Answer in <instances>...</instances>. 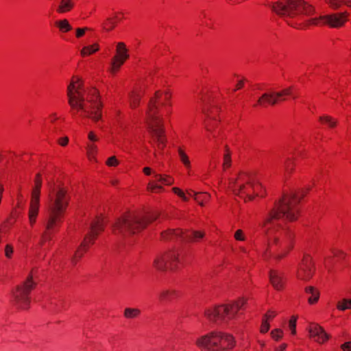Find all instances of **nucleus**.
Wrapping results in <instances>:
<instances>
[{
  "label": "nucleus",
  "instance_id": "1",
  "mask_svg": "<svg viewBox=\"0 0 351 351\" xmlns=\"http://www.w3.org/2000/svg\"><path fill=\"white\" fill-rule=\"evenodd\" d=\"M300 199L295 193L284 195L268 209L261 223L265 234L273 239L279 248L278 253L274 256L278 261L285 257L292 248L293 239V233L289 228H282L280 221H292L297 219Z\"/></svg>",
  "mask_w": 351,
  "mask_h": 351
},
{
  "label": "nucleus",
  "instance_id": "2",
  "mask_svg": "<svg viewBox=\"0 0 351 351\" xmlns=\"http://www.w3.org/2000/svg\"><path fill=\"white\" fill-rule=\"evenodd\" d=\"M276 14L285 19H295L300 23L289 25L296 28H304L310 25L326 24L331 27L337 28L343 25L347 21V12L329 15L310 17L315 12V8L303 0H279L269 5Z\"/></svg>",
  "mask_w": 351,
  "mask_h": 351
},
{
  "label": "nucleus",
  "instance_id": "3",
  "mask_svg": "<svg viewBox=\"0 0 351 351\" xmlns=\"http://www.w3.org/2000/svg\"><path fill=\"white\" fill-rule=\"evenodd\" d=\"M69 204L67 191L64 188L49 184L47 213L45 221V232L43 234V244L45 239L50 240L51 234L56 230L62 222L64 213Z\"/></svg>",
  "mask_w": 351,
  "mask_h": 351
},
{
  "label": "nucleus",
  "instance_id": "4",
  "mask_svg": "<svg viewBox=\"0 0 351 351\" xmlns=\"http://www.w3.org/2000/svg\"><path fill=\"white\" fill-rule=\"evenodd\" d=\"M76 84L77 82L73 78L66 91L68 103L74 114L81 111L84 117H88L95 122L101 120L102 104L99 99L97 90H93L85 97L76 90Z\"/></svg>",
  "mask_w": 351,
  "mask_h": 351
},
{
  "label": "nucleus",
  "instance_id": "5",
  "mask_svg": "<svg viewBox=\"0 0 351 351\" xmlns=\"http://www.w3.org/2000/svg\"><path fill=\"white\" fill-rule=\"evenodd\" d=\"M158 215L152 213L141 217L134 213H128L119 217L112 225V232L121 238H127L145 228L148 223L156 220Z\"/></svg>",
  "mask_w": 351,
  "mask_h": 351
},
{
  "label": "nucleus",
  "instance_id": "6",
  "mask_svg": "<svg viewBox=\"0 0 351 351\" xmlns=\"http://www.w3.org/2000/svg\"><path fill=\"white\" fill-rule=\"evenodd\" d=\"M160 95V92L156 91L155 98L150 99L146 112V123L152 139L151 143L154 147L162 150L165 147L167 140L163 120L157 115L158 107L156 104V100L159 99Z\"/></svg>",
  "mask_w": 351,
  "mask_h": 351
},
{
  "label": "nucleus",
  "instance_id": "7",
  "mask_svg": "<svg viewBox=\"0 0 351 351\" xmlns=\"http://www.w3.org/2000/svg\"><path fill=\"white\" fill-rule=\"evenodd\" d=\"M229 189L232 193L242 198L252 200L254 196L263 197L264 190L261 184L250 175L240 173L237 178L230 179Z\"/></svg>",
  "mask_w": 351,
  "mask_h": 351
},
{
  "label": "nucleus",
  "instance_id": "8",
  "mask_svg": "<svg viewBox=\"0 0 351 351\" xmlns=\"http://www.w3.org/2000/svg\"><path fill=\"white\" fill-rule=\"evenodd\" d=\"M196 346L204 351H226L234 346L233 337L221 332H211L198 337Z\"/></svg>",
  "mask_w": 351,
  "mask_h": 351
},
{
  "label": "nucleus",
  "instance_id": "9",
  "mask_svg": "<svg viewBox=\"0 0 351 351\" xmlns=\"http://www.w3.org/2000/svg\"><path fill=\"white\" fill-rule=\"evenodd\" d=\"M243 298L233 302L231 304L219 305L206 309L205 317L212 322H227L234 317L238 311L245 304Z\"/></svg>",
  "mask_w": 351,
  "mask_h": 351
},
{
  "label": "nucleus",
  "instance_id": "10",
  "mask_svg": "<svg viewBox=\"0 0 351 351\" xmlns=\"http://www.w3.org/2000/svg\"><path fill=\"white\" fill-rule=\"evenodd\" d=\"M35 285L36 282L33 281L32 276H29L21 285L17 286L12 292L13 303L22 309L28 308L30 304L29 294Z\"/></svg>",
  "mask_w": 351,
  "mask_h": 351
},
{
  "label": "nucleus",
  "instance_id": "11",
  "mask_svg": "<svg viewBox=\"0 0 351 351\" xmlns=\"http://www.w3.org/2000/svg\"><path fill=\"white\" fill-rule=\"evenodd\" d=\"M103 230L104 223L102 219L98 218L91 223L89 232L85 236L80 248L75 252V254L71 258V262L73 264H75L77 262L78 259L82 256L88 245L93 243L94 240L99 232Z\"/></svg>",
  "mask_w": 351,
  "mask_h": 351
},
{
  "label": "nucleus",
  "instance_id": "12",
  "mask_svg": "<svg viewBox=\"0 0 351 351\" xmlns=\"http://www.w3.org/2000/svg\"><path fill=\"white\" fill-rule=\"evenodd\" d=\"M179 250H172L164 254L157 255L154 260V266L160 271L167 269L173 270L178 268L180 263Z\"/></svg>",
  "mask_w": 351,
  "mask_h": 351
},
{
  "label": "nucleus",
  "instance_id": "13",
  "mask_svg": "<svg viewBox=\"0 0 351 351\" xmlns=\"http://www.w3.org/2000/svg\"><path fill=\"white\" fill-rule=\"evenodd\" d=\"M204 236V232L201 231H191V233L183 232L181 230H168L162 233V237L166 240H175L180 238L183 241H197L202 239Z\"/></svg>",
  "mask_w": 351,
  "mask_h": 351
},
{
  "label": "nucleus",
  "instance_id": "14",
  "mask_svg": "<svg viewBox=\"0 0 351 351\" xmlns=\"http://www.w3.org/2000/svg\"><path fill=\"white\" fill-rule=\"evenodd\" d=\"M289 95H292V87L285 88L278 92L265 93L258 99L257 104L274 106L280 101H285V97Z\"/></svg>",
  "mask_w": 351,
  "mask_h": 351
},
{
  "label": "nucleus",
  "instance_id": "15",
  "mask_svg": "<svg viewBox=\"0 0 351 351\" xmlns=\"http://www.w3.org/2000/svg\"><path fill=\"white\" fill-rule=\"evenodd\" d=\"M128 58V49L125 44L123 42L117 43L116 45V55L112 59L110 71L114 74Z\"/></svg>",
  "mask_w": 351,
  "mask_h": 351
},
{
  "label": "nucleus",
  "instance_id": "16",
  "mask_svg": "<svg viewBox=\"0 0 351 351\" xmlns=\"http://www.w3.org/2000/svg\"><path fill=\"white\" fill-rule=\"evenodd\" d=\"M313 265L311 257L306 256L299 265L297 277L302 280H308L313 274Z\"/></svg>",
  "mask_w": 351,
  "mask_h": 351
},
{
  "label": "nucleus",
  "instance_id": "17",
  "mask_svg": "<svg viewBox=\"0 0 351 351\" xmlns=\"http://www.w3.org/2000/svg\"><path fill=\"white\" fill-rule=\"evenodd\" d=\"M307 330L310 337L314 338L315 341L319 343H324L330 338V335L324 329L317 324H311Z\"/></svg>",
  "mask_w": 351,
  "mask_h": 351
},
{
  "label": "nucleus",
  "instance_id": "18",
  "mask_svg": "<svg viewBox=\"0 0 351 351\" xmlns=\"http://www.w3.org/2000/svg\"><path fill=\"white\" fill-rule=\"evenodd\" d=\"M269 280L272 286L276 290H281L284 287V277L282 274L276 270L269 271Z\"/></svg>",
  "mask_w": 351,
  "mask_h": 351
},
{
  "label": "nucleus",
  "instance_id": "19",
  "mask_svg": "<svg viewBox=\"0 0 351 351\" xmlns=\"http://www.w3.org/2000/svg\"><path fill=\"white\" fill-rule=\"evenodd\" d=\"M34 182L35 186L32 191L31 202L40 203V194L42 186V180L40 178V174L38 173L36 175Z\"/></svg>",
  "mask_w": 351,
  "mask_h": 351
},
{
  "label": "nucleus",
  "instance_id": "20",
  "mask_svg": "<svg viewBox=\"0 0 351 351\" xmlns=\"http://www.w3.org/2000/svg\"><path fill=\"white\" fill-rule=\"evenodd\" d=\"M178 295L173 289H165L160 292L159 298L162 302H170Z\"/></svg>",
  "mask_w": 351,
  "mask_h": 351
},
{
  "label": "nucleus",
  "instance_id": "21",
  "mask_svg": "<svg viewBox=\"0 0 351 351\" xmlns=\"http://www.w3.org/2000/svg\"><path fill=\"white\" fill-rule=\"evenodd\" d=\"M40 203L31 202L29 209V220L32 226L36 222V217L39 211Z\"/></svg>",
  "mask_w": 351,
  "mask_h": 351
},
{
  "label": "nucleus",
  "instance_id": "22",
  "mask_svg": "<svg viewBox=\"0 0 351 351\" xmlns=\"http://www.w3.org/2000/svg\"><path fill=\"white\" fill-rule=\"evenodd\" d=\"M73 7L72 0H60V5L57 8L58 13H64L71 10Z\"/></svg>",
  "mask_w": 351,
  "mask_h": 351
},
{
  "label": "nucleus",
  "instance_id": "23",
  "mask_svg": "<svg viewBox=\"0 0 351 351\" xmlns=\"http://www.w3.org/2000/svg\"><path fill=\"white\" fill-rule=\"evenodd\" d=\"M305 291L308 294H314V298H312L309 297L308 301L310 304H314L317 302L319 300V293L317 290H316L313 287H307L305 289Z\"/></svg>",
  "mask_w": 351,
  "mask_h": 351
},
{
  "label": "nucleus",
  "instance_id": "24",
  "mask_svg": "<svg viewBox=\"0 0 351 351\" xmlns=\"http://www.w3.org/2000/svg\"><path fill=\"white\" fill-rule=\"evenodd\" d=\"M141 311L136 308H126L124 310V316L128 319H134L139 316Z\"/></svg>",
  "mask_w": 351,
  "mask_h": 351
},
{
  "label": "nucleus",
  "instance_id": "25",
  "mask_svg": "<svg viewBox=\"0 0 351 351\" xmlns=\"http://www.w3.org/2000/svg\"><path fill=\"white\" fill-rule=\"evenodd\" d=\"M99 45L98 44H94L93 45L86 46L82 48L81 50V55L82 56H85L87 55H90L99 50Z\"/></svg>",
  "mask_w": 351,
  "mask_h": 351
},
{
  "label": "nucleus",
  "instance_id": "26",
  "mask_svg": "<svg viewBox=\"0 0 351 351\" xmlns=\"http://www.w3.org/2000/svg\"><path fill=\"white\" fill-rule=\"evenodd\" d=\"M56 24L60 30L63 32H67L72 29L71 25L66 19L58 21L56 22Z\"/></svg>",
  "mask_w": 351,
  "mask_h": 351
},
{
  "label": "nucleus",
  "instance_id": "27",
  "mask_svg": "<svg viewBox=\"0 0 351 351\" xmlns=\"http://www.w3.org/2000/svg\"><path fill=\"white\" fill-rule=\"evenodd\" d=\"M326 3L333 9H338L341 3H344L348 6H351V1H348V2L343 0H326Z\"/></svg>",
  "mask_w": 351,
  "mask_h": 351
},
{
  "label": "nucleus",
  "instance_id": "28",
  "mask_svg": "<svg viewBox=\"0 0 351 351\" xmlns=\"http://www.w3.org/2000/svg\"><path fill=\"white\" fill-rule=\"evenodd\" d=\"M337 308L340 311L351 309V299H343L342 301L338 302Z\"/></svg>",
  "mask_w": 351,
  "mask_h": 351
},
{
  "label": "nucleus",
  "instance_id": "29",
  "mask_svg": "<svg viewBox=\"0 0 351 351\" xmlns=\"http://www.w3.org/2000/svg\"><path fill=\"white\" fill-rule=\"evenodd\" d=\"M203 112L206 114L208 121L205 123V128L208 132H212L213 128L214 125L211 123L212 120H215V119L210 114L209 112H206L205 110H203Z\"/></svg>",
  "mask_w": 351,
  "mask_h": 351
},
{
  "label": "nucleus",
  "instance_id": "30",
  "mask_svg": "<svg viewBox=\"0 0 351 351\" xmlns=\"http://www.w3.org/2000/svg\"><path fill=\"white\" fill-rule=\"evenodd\" d=\"M319 120L327 123L330 127L333 128L337 124V121L329 116H323L319 117Z\"/></svg>",
  "mask_w": 351,
  "mask_h": 351
},
{
  "label": "nucleus",
  "instance_id": "31",
  "mask_svg": "<svg viewBox=\"0 0 351 351\" xmlns=\"http://www.w3.org/2000/svg\"><path fill=\"white\" fill-rule=\"evenodd\" d=\"M141 96L138 93H133L130 95V105L132 108H136L140 102Z\"/></svg>",
  "mask_w": 351,
  "mask_h": 351
},
{
  "label": "nucleus",
  "instance_id": "32",
  "mask_svg": "<svg viewBox=\"0 0 351 351\" xmlns=\"http://www.w3.org/2000/svg\"><path fill=\"white\" fill-rule=\"evenodd\" d=\"M97 150V148L95 144L91 143L87 145V154L90 160L94 158Z\"/></svg>",
  "mask_w": 351,
  "mask_h": 351
},
{
  "label": "nucleus",
  "instance_id": "33",
  "mask_svg": "<svg viewBox=\"0 0 351 351\" xmlns=\"http://www.w3.org/2000/svg\"><path fill=\"white\" fill-rule=\"evenodd\" d=\"M178 152L182 162L186 167H189L190 166V161L186 154L180 149H179Z\"/></svg>",
  "mask_w": 351,
  "mask_h": 351
},
{
  "label": "nucleus",
  "instance_id": "34",
  "mask_svg": "<svg viewBox=\"0 0 351 351\" xmlns=\"http://www.w3.org/2000/svg\"><path fill=\"white\" fill-rule=\"evenodd\" d=\"M230 165H231L230 154L229 152H227L223 155V167L225 169L226 168L230 167Z\"/></svg>",
  "mask_w": 351,
  "mask_h": 351
},
{
  "label": "nucleus",
  "instance_id": "35",
  "mask_svg": "<svg viewBox=\"0 0 351 351\" xmlns=\"http://www.w3.org/2000/svg\"><path fill=\"white\" fill-rule=\"evenodd\" d=\"M163 189L162 186L156 184H154L153 182H149L147 185V190L151 192H156L158 191H162Z\"/></svg>",
  "mask_w": 351,
  "mask_h": 351
},
{
  "label": "nucleus",
  "instance_id": "36",
  "mask_svg": "<svg viewBox=\"0 0 351 351\" xmlns=\"http://www.w3.org/2000/svg\"><path fill=\"white\" fill-rule=\"evenodd\" d=\"M296 321L297 317L295 316H292L289 323V328L291 330L292 334L293 335L295 334L296 332Z\"/></svg>",
  "mask_w": 351,
  "mask_h": 351
},
{
  "label": "nucleus",
  "instance_id": "37",
  "mask_svg": "<svg viewBox=\"0 0 351 351\" xmlns=\"http://www.w3.org/2000/svg\"><path fill=\"white\" fill-rule=\"evenodd\" d=\"M282 334V330L280 329H276L271 332V337L276 340H279L281 339Z\"/></svg>",
  "mask_w": 351,
  "mask_h": 351
},
{
  "label": "nucleus",
  "instance_id": "38",
  "mask_svg": "<svg viewBox=\"0 0 351 351\" xmlns=\"http://www.w3.org/2000/svg\"><path fill=\"white\" fill-rule=\"evenodd\" d=\"M234 239L237 241H243L245 240V237L243 234V230H237L234 233Z\"/></svg>",
  "mask_w": 351,
  "mask_h": 351
},
{
  "label": "nucleus",
  "instance_id": "39",
  "mask_svg": "<svg viewBox=\"0 0 351 351\" xmlns=\"http://www.w3.org/2000/svg\"><path fill=\"white\" fill-rule=\"evenodd\" d=\"M172 191L177 194L179 197H180L184 201H187L188 198L184 193L182 191H181L179 188L174 187L172 189Z\"/></svg>",
  "mask_w": 351,
  "mask_h": 351
},
{
  "label": "nucleus",
  "instance_id": "40",
  "mask_svg": "<svg viewBox=\"0 0 351 351\" xmlns=\"http://www.w3.org/2000/svg\"><path fill=\"white\" fill-rule=\"evenodd\" d=\"M165 179L160 178V182L165 185H171L173 182V179L168 176L164 175Z\"/></svg>",
  "mask_w": 351,
  "mask_h": 351
},
{
  "label": "nucleus",
  "instance_id": "41",
  "mask_svg": "<svg viewBox=\"0 0 351 351\" xmlns=\"http://www.w3.org/2000/svg\"><path fill=\"white\" fill-rule=\"evenodd\" d=\"M119 164V161L115 156L110 157L106 161V165L109 167H115Z\"/></svg>",
  "mask_w": 351,
  "mask_h": 351
},
{
  "label": "nucleus",
  "instance_id": "42",
  "mask_svg": "<svg viewBox=\"0 0 351 351\" xmlns=\"http://www.w3.org/2000/svg\"><path fill=\"white\" fill-rule=\"evenodd\" d=\"M269 329V324L267 319H263L261 328V332L263 333L267 332Z\"/></svg>",
  "mask_w": 351,
  "mask_h": 351
},
{
  "label": "nucleus",
  "instance_id": "43",
  "mask_svg": "<svg viewBox=\"0 0 351 351\" xmlns=\"http://www.w3.org/2000/svg\"><path fill=\"white\" fill-rule=\"evenodd\" d=\"M13 253V247L10 245H7L5 249V254L8 258H10L12 254Z\"/></svg>",
  "mask_w": 351,
  "mask_h": 351
},
{
  "label": "nucleus",
  "instance_id": "44",
  "mask_svg": "<svg viewBox=\"0 0 351 351\" xmlns=\"http://www.w3.org/2000/svg\"><path fill=\"white\" fill-rule=\"evenodd\" d=\"M107 25L109 26V27L107 29V30L110 31V30H112L114 28L115 25H116V23L115 22L112 20V19L111 18H108L107 19V23H106Z\"/></svg>",
  "mask_w": 351,
  "mask_h": 351
},
{
  "label": "nucleus",
  "instance_id": "45",
  "mask_svg": "<svg viewBox=\"0 0 351 351\" xmlns=\"http://www.w3.org/2000/svg\"><path fill=\"white\" fill-rule=\"evenodd\" d=\"M87 29H88V28H86H86H77L76 29V37L77 38L82 37L84 34L85 32Z\"/></svg>",
  "mask_w": 351,
  "mask_h": 351
},
{
  "label": "nucleus",
  "instance_id": "46",
  "mask_svg": "<svg viewBox=\"0 0 351 351\" xmlns=\"http://www.w3.org/2000/svg\"><path fill=\"white\" fill-rule=\"evenodd\" d=\"M75 82H77V84H76V90H77V92L81 95H84L82 93V83H80V79H77L75 80Z\"/></svg>",
  "mask_w": 351,
  "mask_h": 351
},
{
  "label": "nucleus",
  "instance_id": "47",
  "mask_svg": "<svg viewBox=\"0 0 351 351\" xmlns=\"http://www.w3.org/2000/svg\"><path fill=\"white\" fill-rule=\"evenodd\" d=\"M332 252L334 254V256L337 257L341 258V256H344L343 252L340 250L332 249Z\"/></svg>",
  "mask_w": 351,
  "mask_h": 351
},
{
  "label": "nucleus",
  "instance_id": "48",
  "mask_svg": "<svg viewBox=\"0 0 351 351\" xmlns=\"http://www.w3.org/2000/svg\"><path fill=\"white\" fill-rule=\"evenodd\" d=\"M341 348L343 350V351H351V342L348 341L343 343L341 346Z\"/></svg>",
  "mask_w": 351,
  "mask_h": 351
},
{
  "label": "nucleus",
  "instance_id": "49",
  "mask_svg": "<svg viewBox=\"0 0 351 351\" xmlns=\"http://www.w3.org/2000/svg\"><path fill=\"white\" fill-rule=\"evenodd\" d=\"M68 142H69V138L67 136L61 138L58 141L59 144L61 145L62 146H65L66 145H67Z\"/></svg>",
  "mask_w": 351,
  "mask_h": 351
},
{
  "label": "nucleus",
  "instance_id": "50",
  "mask_svg": "<svg viewBox=\"0 0 351 351\" xmlns=\"http://www.w3.org/2000/svg\"><path fill=\"white\" fill-rule=\"evenodd\" d=\"M88 138L91 141H98V138L97 136L93 133V132H90L88 135Z\"/></svg>",
  "mask_w": 351,
  "mask_h": 351
},
{
  "label": "nucleus",
  "instance_id": "51",
  "mask_svg": "<svg viewBox=\"0 0 351 351\" xmlns=\"http://www.w3.org/2000/svg\"><path fill=\"white\" fill-rule=\"evenodd\" d=\"M199 196L200 197V199L202 201L207 200L210 197V195L206 193H200Z\"/></svg>",
  "mask_w": 351,
  "mask_h": 351
},
{
  "label": "nucleus",
  "instance_id": "52",
  "mask_svg": "<svg viewBox=\"0 0 351 351\" xmlns=\"http://www.w3.org/2000/svg\"><path fill=\"white\" fill-rule=\"evenodd\" d=\"M243 84H244L243 80L239 81L236 85V88L234 89V91H236L237 90L243 87Z\"/></svg>",
  "mask_w": 351,
  "mask_h": 351
},
{
  "label": "nucleus",
  "instance_id": "53",
  "mask_svg": "<svg viewBox=\"0 0 351 351\" xmlns=\"http://www.w3.org/2000/svg\"><path fill=\"white\" fill-rule=\"evenodd\" d=\"M164 96H165V101H167V102H169L170 99H171V94L168 91H165L164 93Z\"/></svg>",
  "mask_w": 351,
  "mask_h": 351
},
{
  "label": "nucleus",
  "instance_id": "54",
  "mask_svg": "<svg viewBox=\"0 0 351 351\" xmlns=\"http://www.w3.org/2000/svg\"><path fill=\"white\" fill-rule=\"evenodd\" d=\"M195 194V199L199 204L200 206H204L203 201L200 199V197L198 196V193Z\"/></svg>",
  "mask_w": 351,
  "mask_h": 351
},
{
  "label": "nucleus",
  "instance_id": "55",
  "mask_svg": "<svg viewBox=\"0 0 351 351\" xmlns=\"http://www.w3.org/2000/svg\"><path fill=\"white\" fill-rule=\"evenodd\" d=\"M143 172L146 174V175H150L151 173H152V170L149 167H145L143 169Z\"/></svg>",
  "mask_w": 351,
  "mask_h": 351
},
{
  "label": "nucleus",
  "instance_id": "56",
  "mask_svg": "<svg viewBox=\"0 0 351 351\" xmlns=\"http://www.w3.org/2000/svg\"><path fill=\"white\" fill-rule=\"evenodd\" d=\"M287 348L286 343H282L279 348H277L276 351H283Z\"/></svg>",
  "mask_w": 351,
  "mask_h": 351
},
{
  "label": "nucleus",
  "instance_id": "57",
  "mask_svg": "<svg viewBox=\"0 0 351 351\" xmlns=\"http://www.w3.org/2000/svg\"><path fill=\"white\" fill-rule=\"evenodd\" d=\"M292 170V168L290 167L289 165V163L287 162L286 165H285V171L287 172V173H289L291 172Z\"/></svg>",
  "mask_w": 351,
  "mask_h": 351
},
{
  "label": "nucleus",
  "instance_id": "58",
  "mask_svg": "<svg viewBox=\"0 0 351 351\" xmlns=\"http://www.w3.org/2000/svg\"><path fill=\"white\" fill-rule=\"evenodd\" d=\"M154 176L155 178H156V180L160 182V178H161L162 179H165V176L163 175H160V174H157V173H155L154 174Z\"/></svg>",
  "mask_w": 351,
  "mask_h": 351
},
{
  "label": "nucleus",
  "instance_id": "59",
  "mask_svg": "<svg viewBox=\"0 0 351 351\" xmlns=\"http://www.w3.org/2000/svg\"><path fill=\"white\" fill-rule=\"evenodd\" d=\"M276 315V313L274 312H271V313L269 315H265V317L266 318H272L274 317V316Z\"/></svg>",
  "mask_w": 351,
  "mask_h": 351
},
{
  "label": "nucleus",
  "instance_id": "60",
  "mask_svg": "<svg viewBox=\"0 0 351 351\" xmlns=\"http://www.w3.org/2000/svg\"><path fill=\"white\" fill-rule=\"evenodd\" d=\"M195 192H193L192 190H190L189 191H188V194L191 196L193 195L195 197Z\"/></svg>",
  "mask_w": 351,
  "mask_h": 351
},
{
  "label": "nucleus",
  "instance_id": "61",
  "mask_svg": "<svg viewBox=\"0 0 351 351\" xmlns=\"http://www.w3.org/2000/svg\"><path fill=\"white\" fill-rule=\"evenodd\" d=\"M310 297H311L312 298H314V294H311Z\"/></svg>",
  "mask_w": 351,
  "mask_h": 351
}]
</instances>
